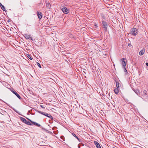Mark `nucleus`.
<instances>
[{
  "instance_id": "b1692460",
  "label": "nucleus",
  "mask_w": 148,
  "mask_h": 148,
  "mask_svg": "<svg viewBox=\"0 0 148 148\" xmlns=\"http://www.w3.org/2000/svg\"><path fill=\"white\" fill-rule=\"evenodd\" d=\"M134 92H135L136 93V94H137V93H138V91H137V90H135V91H134Z\"/></svg>"
},
{
  "instance_id": "6e6552de",
  "label": "nucleus",
  "mask_w": 148,
  "mask_h": 148,
  "mask_svg": "<svg viewBox=\"0 0 148 148\" xmlns=\"http://www.w3.org/2000/svg\"><path fill=\"white\" fill-rule=\"evenodd\" d=\"M37 14L39 19L40 20L42 17V13L40 12H37Z\"/></svg>"
},
{
  "instance_id": "f8f14e48",
  "label": "nucleus",
  "mask_w": 148,
  "mask_h": 148,
  "mask_svg": "<svg viewBox=\"0 0 148 148\" xmlns=\"http://www.w3.org/2000/svg\"><path fill=\"white\" fill-rule=\"evenodd\" d=\"M31 121L32 123H33L34 125H35L37 126L40 127V124H38V123L36 122H33L31 121Z\"/></svg>"
},
{
  "instance_id": "dca6fc26",
  "label": "nucleus",
  "mask_w": 148,
  "mask_h": 148,
  "mask_svg": "<svg viewBox=\"0 0 148 148\" xmlns=\"http://www.w3.org/2000/svg\"><path fill=\"white\" fill-rule=\"evenodd\" d=\"M46 6L48 9H49L50 8L51 5L49 3H46Z\"/></svg>"
},
{
  "instance_id": "2eb2a0df",
  "label": "nucleus",
  "mask_w": 148,
  "mask_h": 148,
  "mask_svg": "<svg viewBox=\"0 0 148 148\" xmlns=\"http://www.w3.org/2000/svg\"><path fill=\"white\" fill-rule=\"evenodd\" d=\"M116 82V88H118L119 87V83L118 82L116 81H115Z\"/></svg>"
},
{
  "instance_id": "20e7f679",
  "label": "nucleus",
  "mask_w": 148,
  "mask_h": 148,
  "mask_svg": "<svg viewBox=\"0 0 148 148\" xmlns=\"http://www.w3.org/2000/svg\"><path fill=\"white\" fill-rule=\"evenodd\" d=\"M102 23L103 26V29L106 32L107 30V23L106 22L104 21H102Z\"/></svg>"
},
{
  "instance_id": "a211bd4d",
  "label": "nucleus",
  "mask_w": 148,
  "mask_h": 148,
  "mask_svg": "<svg viewBox=\"0 0 148 148\" xmlns=\"http://www.w3.org/2000/svg\"><path fill=\"white\" fill-rule=\"evenodd\" d=\"M143 94L146 96V97H147V91L146 90H144L143 91Z\"/></svg>"
},
{
  "instance_id": "39448f33",
  "label": "nucleus",
  "mask_w": 148,
  "mask_h": 148,
  "mask_svg": "<svg viewBox=\"0 0 148 148\" xmlns=\"http://www.w3.org/2000/svg\"><path fill=\"white\" fill-rule=\"evenodd\" d=\"M41 114L44 115L46 116H47L51 119H53V117L50 114H48L47 113L42 112V113H41Z\"/></svg>"
},
{
  "instance_id": "5701e85b",
  "label": "nucleus",
  "mask_w": 148,
  "mask_h": 148,
  "mask_svg": "<svg viewBox=\"0 0 148 148\" xmlns=\"http://www.w3.org/2000/svg\"><path fill=\"white\" fill-rule=\"evenodd\" d=\"M40 106L42 108H45V107L43 105H40Z\"/></svg>"
},
{
  "instance_id": "9d476101",
  "label": "nucleus",
  "mask_w": 148,
  "mask_h": 148,
  "mask_svg": "<svg viewBox=\"0 0 148 148\" xmlns=\"http://www.w3.org/2000/svg\"><path fill=\"white\" fill-rule=\"evenodd\" d=\"M94 143L97 148H101L100 144L97 141H95Z\"/></svg>"
},
{
  "instance_id": "aec40b11",
  "label": "nucleus",
  "mask_w": 148,
  "mask_h": 148,
  "mask_svg": "<svg viewBox=\"0 0 148 148\" xmlns=\"http://www.w3.org/2000/svg\"><path fill=\"white\" fill-rule=\"evenodd\" d=\"M34 110H35L36 112H38L41 114V113H42V112L40 111H38L36 109H34Z\"/></svg>"
},
{
  "instance_id": "cd10ccee",
  "label": "nucleus",
  "mask_w": 148,
  "mask_h": 148,
  "mask_svg": "<svg viewBox=\"0 0 148 148\" xmlns=\"http://www.w3.org/2000/svg\"><path fill=\"white\" fill-rule=\"evenodd\" d=\"M133 148H138L137 147H134Z\"/></svg>"
},
{
  "instance_id": "c85d7f7f",
  "label": "nucleus",
  "mask_w": 148,
  "mask_h": 148,
  "mask_svg": "<svg viewBox=\"0 0 148 148\" xmlns=\"http://www.w3.org/2000/svg\"><path fill=\"white\" fill-rule=\"evenodd\" d=\"M8 22H9V20H8Z\"/></svg>"
},
{
  "instance_id": "412c9836",
  "label": "nucleus",
  "mask_w": 148,
  "mask_h": 148,
  "mask_svg": "<svg viewBox=\"0 0 148 148\" xmlns=\"http://www.w3.org/2000/svg\"><path fill=\"white\" fill-rule=\"evenodd\" d=\"M27 57L30 60H32V58L29 55L27 54Z\"/></svg>"
},
{
  "instance_id": "7ed1b4c3",
  "label": "nucleus",
  "mask_w": 148,
  "mask_h": 148,
  "mask_svg": "<svg viewBox=\"0 0 148 148\" xmlns=\"http://www.w3.org/2000/svg\"><path fill=\"white\" fill-rule=\"evenodd\" d=\"M61 8L62 10L65 14H67L69 12V10L66 7L61 6Z\"/></svg>"
},
{
  "instance_id": "bb28decb",
  "label": "nucleus",
  "mask_w": 148,
  "mask_h": 148,
  "mask_svg": "<svg viewBox=\"0 0 148 148\" xmlns=\"http://www.w3.org/2000/svg\"><path fill=\"white\" fill-rule=\"evenodd\" d=\"M112 148H117L116 147H113Z\"/></svg>"
},
{
  "instance_id": "393cba45",
  "label": "nucleus",
  "mask_w": 148,
  "mask_h": 148,
  "mask_svg": "<svg viewBox=\"0 0 148 148\" xmlns=\"http://www.w3.org/2000/svg\"><path fill=\"white\" fill-rule=\"evenodd\" d=\"M146 65L148 66V62L146 63Z\"/></svg>"
},
{
  "instance_id": "423d86ee",
  "label": "nucleus",
  "mask_w": 148,
  "mask_h": 148,
  "mask_svg": "<svg viewBox=\"0 0 148 148\" xmlns=\"http://www.w3.org/2000/svg\"><path fill=\"white\" fill-rule=\"evenodd\" d=\"M24 36L26 39H31L33 40L32 37L30 35H29L27 34H25L24 35Z\"/></svg>"
},
{
  "instance_id": "9b49d317",
  "label": "nucleus",
  "mask_w": 148,
  "mask_h": 148,
  "mask_svg": "<svg viewBox=\"0 0 148 148\" xmlns=\"http://www.w3.org/2000/svg\"><path fill=\"white\" fill-rule=\"evenodd\" d=\"M145 50L144 49H142L140 52L139 54L140 56L143 55L145 53Z\"/></svg>"
},
{
  "instance_id": "4468645a",
  "label": "nucleus",
  "mask_w": 148,
  "mask_h": 148,
  "mask_svg": "<svg viewBox=\"0 0 148 148\" xmlns=\"http://www.w3.org/2000/svg\"><path fill=\"white\" fill-rule=\"evenodd\" d=\"M114 92L116 94H118L119 92V90L118 88H115L114 90Z\"/></svg>"
},
{
  "instance_id": "f3484780",
  "label": "nucleus",
  "mask_w": 148,
  "mask_h": 148,
  "mask_svg": "<svg viewBox=\"0 0 148 148\" xmlns=\"http://www.w3.org/2000/svg\"><path fill=\"white\" fill-rule=\"evenodd\" d=\"M72 135L75 137L80 142V140L79 139V138L76 136V135L74 134V133H72Z\"/></svg>"
},
{
  "instance_id": "f03ea898",
  "label": "nucleus",
  "mask_w": 148,
  "mask_h": 148,
  "mask_svg": "<svg viewBox=\"0 0 148 148\" xmlns=\"http://www.w3.org/2000/svg\"><path fill=\"white\" fill-rule=\"evenodd\" d=\"M138 29L136 28H133L131 29V34L134 36H136L138 34Z\"/></svg>"
},
{
  "instance_id": "0eeeda50",
  "label": "nucleus",
  "mask_w": 148,
  "mask_h": 148,
  "mask_svg": "<svg viewBox=\"0 0 148 148\" xmlns=\"http://www.w3.org/2000/svg\"><path fill=\"white\" fill-rule=\"evenodd\" d=\"M126 60V59L124 58H122L120 60V61L122 62V65L124 67H125L126 66L125 61Z\"/></svg>"
},
{
  "instance_id": "1a4fd4ad",
  "label": "nucleus",
  "mask_w": 148,
  "mask_h": 148,
  "mask_svg": "<svg viewBox=\"0 0 148 148\" xmlns=\"http://www.w3.org/2000/svg\"><path fill=\"white\" fill-rule=\"evenodd\" d=\"M11 91L15 94L19 99H21L20 96L16 91H15L14 90H11Z\"/></svg>"
},
{
  "instance_id": "4be33fe9",
  "label": "nucleus",
  "mask_w": 148,
  "mask_h": 148,
  "mask_svg": "<svg viewBox=\"0 0 148 148\" xmlns=\"http://www.w3.org/2000/svg\"><path fill=\"white\" fill-rule=\"evenodd\" d=\"M37 65L40 68H41V67L40 64L38 62L37 63Z\"/></svg>"
},
{
  "instance_id": "ddd939ff",
  "label": "nucleus",
  "mask_w": 148,
  "mask_h": 148,
  "mask_svg": "<svg viewBox=\"0 0 148 148\" xmlns=\"http://www.w3.org/2000/svg\"><path fill=\"white\" fill-rule=\"evenodd\" d=\"M0 6H1L2 9L3 11H6V10L4 6L3 5H2L1 3H0Z\"/></svg>"
},
{
  "instance_id": "a878e982",
  "label": "nucleus",
  "mask_w": 148,
  "mask_h": 148,
  "mask_svg": "<svg viewBox=\"0 0 148 148\" xmlns=\"http://www.w3.org/2000/svg\"><path fill=\"white\" fill-rule=\"evenodd\" d=\"M95 26H96V27H97V24H96V23H95Z\"/></svg>"
},
{
  "instance_id": "f257e3e1",
  "label": "nucleus",
  "mask_w": 148,
  "mask_h": 148,
  "mask_svg": "<svg viewBox=\"0 0 148 148\" xmlns=\"http://www.w3.org/2000/svg\"><path fill=\"white\" fill-rule=\"evenodd\" d=\"M20 119L24 123L29 125H32V123L29 121L26 120L25 119L21 117H20Z\"/></svg>"
},
{
  "instance_id": "6ab92c4d",
  "label": "nucleus",
  "mask_w": 148,
  "mask_h": 148,
  "mask_svg": "<svg viewBox=\"0 0 148 148\" xmlns=\"http://www.w3.org/2000/svg\"><path fill=\"white\" fill-rule=\"evenodd\" d=\"M124 72H125V75H126L127 73V71L125 67H124Z\"/></svg>"
}]
</instances>
